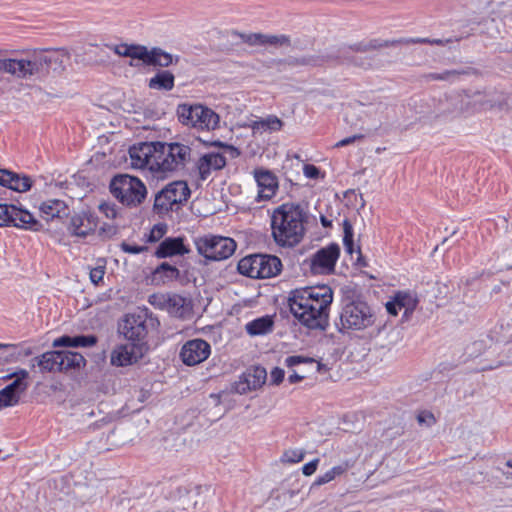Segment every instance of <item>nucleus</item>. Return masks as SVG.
I'll return each instance as SVG.
<instances>
[{
  "instance_id": "nucleus-39",
  "label": "nucleus",
  "mask_w": 512,
  "mask_h": 512,
  "mask_svg": "<svg viewBox=\"0 0 512 512\" xmlns=\"http://www.w3.org/2000/svg\"><path fill=\"white\" fill-rule=\"evenodd\" d=\"M305 451L302 449H288L281 456L283 463H298L304 459Z\"/></svg>"
},
{
  "instance_id": "nucleus-43",
  "label": "nucleus",
  "mask_w": 512,
  "mask_h": 512,
  "mask_svg": "<svg viewBox=\"0 0 512 512\" xmlns=\"http://www.w3.org/2000/svg\"><path fill=\"white\" fill-rule=\"evenodd\" d=\"M241 39L243 42L252 45V46H263L264 34L262 33H251V34H242Z\"/></svg>"
},
{
  "instance_id": "nucleus-52",
  "label": "nucleus",
  "mask_w": 512,
  "mask_h": 512,
  "mask_svg": "<svg viewBox=\"0 0 512 512\" xmlns=\"http://www.w3.org/2000/svg\"><path fill=\"white\" fill-rule=\"evenodd\" d=\"M149 303L155 307L162 308L167 302L164 295L153 294L149 296Z\"/></svg>"
},
{
  "instance_id": "nucleus-8",
  "label": "nucleus",
  "mask_w": 512,
  "mask_h": 512,
  "mask_svg": "<svg viewBox=\"0 0 512 512\" xmlns=\"http://www.w3.org/2000/svg\"><path fill=\"white\" fill-rule=\"evenodd\" d=\"M177 116L180 123L197 130L211 131L219 127V115L201 104H180L177 107Z\"/></svg>"
},
{
  "instance_id": "nucleus-17",
  "label": "nucleus",
  "mask_w": 512,
  "mask_h": 512,
  "mask_svg": "<svg viewBox=\"0 0 512 512\" xmlns=\"http://www.w3.org/2000/svg\"><path fill=\"white\" fill-rule=\"evenodd\" d=\"M210 352L211 348L208 342L202 339H193L183 345L180 356L186 365L193 366L205 361Z\"/></svg>"
},
{
  "instance_id": "nucleus-37",
  "label": "nucleus",
  "mask_w": 512,
  "mask_h": 512,
  "mask_svg": "<svg viewBox=\"0 0 512 512\" xmlns=\"http://www.w3.org/2000/svg\"><path fill=\"white\" fill-rule=\"evenodd\" d=\"M464 97L460 95L451 96L448 99V108L445 111L448 115L457 116L464 113Z\"/></svg>"
},
{
  "instance_id": "nucleus-41",
  "label": "nucleus",
  "mask_w": 512,
  "mask_h": 512,
  "mask_svg": "<svg viewBox=\"0 0 512 512\" xmlns=\"http://www.w3.org/2000/svg\"><path fill=\"white\" fill-rule=\"evenodd\" d=\"M343 229H344V237L343 242L346 246V249L349 253L353 252V227L351 223L348 220H344L343 222Z\"/></svg>"
},
{
  "instance_id": "nucleus-36",
  "label": "nucleus",
  "mask_w": 512,
  "mask_h": 512,
  "mask_svg": "<svg viewBox=\"0 0 512 512\" xmlns=\"http://www.w3.org/2000/svg\"><path fill=\"white\" fill-rule=\"evenodd\" d=\"M106 271V261L98 259L95 267L90 268L89 278L94 285L102 283Z\"/></svg>"
},
{
  "instance_id": "nucleus-23",
  "label": "nucleus",
  "mask_w": 512,
  "mask_h": 512,
  "mask_svg": "<svg viewBox=\"0 0 512 512\" xmlns=\"http://www.w3.org/2000/svg\"><path fill=\"white\" fill-rule=\"evenodd\" d=\"M189 252L190 249L184 244L183 238L168 237L158 245L154 254L157 258H167L177 255L182 256Z\"/></svg>"
},
{
  "instance_id": "nucleus-2",
  "label": "nucleus",
  "mask_w": 512,
  "mask_h": 512,
  "mask_svg": "<svg viewBox=\"0 0 512 512\" xmlns=\"http://www.w3.org/2000/svg\"><path fill=\"white\" fill-rule=\"evenodd\" d=\"M333 291L329 286L305 287L291 291L288 302L291 313L310 329H325Z\"/></svg>"
},
{
  "instance_id": "nucleus-51",
  "label": "nucleus",
  "mask_w": 512,
  "mask_h": 512,
  "mask_svg": "<svg viewBox=\"0 0 512 512\" xmlns=\"http://www.w3.org/2000/svg\"><path fill=\"white\" fill-rule=\"evenodd\" d=\"M73 337L62 336L53 341V347H73Z\"/></svg>"
},
{
  "instance_id": "nucleus-49",
  "label": "nucleus",
  "mask_w": 512,
  "mask_h": 512,
  "mask_svg": "<svg viewBox=\"0 0 512 512\" xmlns=\"http://www.w3.org/2000/svg\"><path fill=\"white\" fill-rule=\"evenodd\" d=\"M303 173L307 178L317 179L320 176V169L312 164H306L303 167Z\"/></svg>"
},
{
  "instance_id": "nucleus-19",
  "label": "nucleus",
  "mask_w": 512,
  "mask_h": 512,
  "mask_svg": "<svg viewBox=\"0 0 512 512\" xmlns=\"http://www.w3.org/2000/svg\"><path fill=\"white\" fill-rule=\"evenodd\" d=\"M267 373L265 368L257 366L244 372L233 385L238 394H246L251 390L260 388L266 381Z\"/></svg>"
},
{
  "instance_id": "nucleus-63",
  "label": "nucleus",
  "mask_w": 512,
  "mask_h": 512,
  "mask_svg": "<svg viewBox=\"0 0 512 512\" xmlns=\"http://www.w3.org/2000/svg\"><path fill=\"white\" fill-rule=\"evenodd\" d=\"M506 479H512V473H504Z\"/></svg>"
},
{
  "instance_id": "nucleus-50",
  "label": "nucleus",
  "mask_w": 512,
  "mask_h": 512,
  "mask_svg": "<svg viewBox=\"0 0 512 512\" xmlns=\"http://www.w3.org/2000/svg\"><path fill=\"white\" fill-rule=\"evenodd\" d=\"M284 370L276 367L271 371L270 374V381L272 384L278 385L280 384L284 379Z\"/></svg>"
},
{
  "instance_id": "nucleus-20",
  "label": "nucleus",
  "mask_w": 512,
  "mask_h": 512,
  "mask_svg": "<svg viewBox=\"0 0 512 512\" xmlns=\"http://www.w3.org/2000/svg\"><path fill=\"white\" fill-rule=\"evenodd\" d=\"M254 178L258 186L257 201H267L273 198L278 190V179L269 170H254Z\"/></svg>"
},
{
  "instance_id": "nucleus-7",
  "label": "nucleus",
  "mask_w": 512,
  "mask_h": 512,
  "mask_svg": "<svg viewBox=\"0 0 512 512\" xmlns=\"http://www.w3.org/2000/svg\"><path fill=\"white\" fill-rule=\"evenodd\" d=\"M110 192L122 205L127 207L140 205L147 195L144 183L139 178L128 174L115 176L110 183Z\"/></svg>"
},
{
  "instance_id": "nucleus-16",
  "label": "nucleus",
  "mask_w": 512,
  "mask_h": 512,
  "mask_svg": "<svg viewBox=\"0 0 512 512\" xmlns=\"http://www.w3.org/2000/svg\"><path fill=\"white\" fill-rule=\"evenodd\" d=\"M12 224L15 227L36 229L34 216L14 205L0 204V227Z\"/></svg>"
},
{
  "instance_id": "nucleus-60",
  "label": "nucleus",
  "mask_w": 512,
  "mask_h": 512,
  "mask_svg": "<svg viewBox=\"0 0 512 512\" xmlns=\"http://www.w3.org/2000/svg\"><path fill=\"white\" fill-rule=\"evenodd\" d=\"M321 224L324 227H330L331 226V221H329L326 217L321 216Z\"/></svg>"
},
{
  "instance_id": "nucleus-55",
  "label": "nucleus",
  "mask_w": 512,
  "mask_h": 512,
  "mask_svg": "<svg viewBox=\"0 0 512 512\" xmlns=\"http://www.w3.org/2000/svg\"><path fill=\"white\" fill-rule=\"evenodd\" d=\"M387 312L393 316L398 314V305L396 303L395 297H393L392 301L386 303Z\"/></svg>"
},
{
  "instance_id": "nucleus-10",
  "label": "nucleus",
  "mask_w": 512,
  "mask_h": 512,
  "mask_svg": "<svg viewBox=\"0 0 512 512\" xmlns=\"http://www.w3.org/2000/svg\"><path fill=\"white\" fill-rule=\"evenodd\" d=\"M194 244L199 255L206 261H221L231 257L236 250V242L229 237L206 234L194 238Z\"/></svg>"
},
{
  "instance_id": "nucleus-13",
  "label": "nucleus",
  "mask_w": 512,
  "mask_h": 512,
  "mask_svg": "<svg viewBox=\"0 0 512 512\" xmlns=\"http://www.w3.org/2000/svg\"><path fill=\"white\" fill-rule=\"evenodd\" d=\"M148 314L139 311L127 314L119 324V333L130 343L145 342L148 334Z\"/></svg>"
},
{
  "instance_id": "nucleus-32",
  "label": "nucleus",
  "mask_w": 512,
  "mask_h": 512,
  "mask_svg": "<svg viewBox=\"0 0 512 512\" xmlns=\"http://www.w3.org/2000/svg\"><path fill=\"white\" fill-rule=\"evenodd\" d=\"M273 320L269 316H263L246 324V331L249 335H263L272 331Z\"/></svg>"
},
{
  "instance_id": "nucleus-56",
  "label": "nucleus",
  "mask_w": 512,
  "mask_h": 512,
  "mask_svg": "<svg viewBox=\"0 0 512 512\" xmlns=\"http://www.w3.org/2000/svg\"><path fill=\"white\" fill-rule=\"evenodd\" d=\"M303 378H304V376L299 375L297 372H293L292 374L289 375L288 381L291 384H294V383L301 381Z\"/></svg>"
},
{
  "instance_id": "nucleus-6",
  "label": "nucleus",
  "mask_w": 512,
  "mask_h": 512,
  "mask_svg": "<svg viewBox=\"0 0 512 512\" xmlns=\"http://www.w3.org/2000/svg\"><path fill=\"white\" fill-rule=\"evenodd\" d=\"M381 45L377 41H371L368 44H356L349 47L332 48L329 51L319 54L304 56L301 58H291L288 60L290 65H310L321 66L326 63L338 61L341 63L355 64L364 67V63H357L356 59L351 56L352 52H365L372 49H377Z\"/></svg>"
},
{
  "instance_id": "nucleus-48",
  "label": "nucleus",
  "mask_w": 512,
  "mask_h": 512,
  "mask_svg": "<svg viewBox=\"0 0 512 512\" xmlns=\"http://www.w3.org/2000/svg\"><path fill=\"white\" fill-rule=\"evenodd\" d=\"M319 458H315L313 459L312 461L306 463L303 467H302V473L305 475V476H311L313 475L317 468H318V465H319Z\"/></svg>"
},
{
  "instance_id": "nucleus-26",
  "label": "nucleus",
  "mask_w": 512,
  "mask_h": 512,
  "mask_svg": "<svg viewBox=\"0 0 512 512\" xmlns=\"http://www.w3.org/2000/svg\"><path fill=\"white\" fill-rule=\"evenodd\" d=\"M0 360L4 363H11L19 360L21 357L32 354L30 348H25L20 344L0 343Z\"/></svg>"
},
{
  "instance_id": "nucleus-22",
  "label": "nucleus",
  "mask_w": 512,
  "mask_h": 512,
  "mask_svg": "<svg viewBox=\"0 0 512 512\" xmlns=\"http://www.w3.org/2000/svg\"><path fill=\"white\" fill-rule=\"evenodd\" d=\"M0 185L16 192H26L32 186V179L27 175L17 174L10 170L0 169Z\"/></svg>"
},
{
  "instance_id": "nucleus-33",
  "label": "nucleus",
  "mask_w": 512,
  "mask_h": 512,
  "mask_svg": "<svg viewBox=\"0 0 512 512\" xmlns=\"http://www.w3.org/2000/svg\"><path fill=\"white\" fill-rule=\"evenodd\" d=\"M107 47L114 51L115 54L123 57H130L132 59H138L142 61L144 46L142 45H107Z\"/></svg>"
},
{
  "instance_id": "nucleus-42",
  "label": "nucleus",
  "mask_w": 512,
  "mask_h": 512,
  "mask_svg": "<svg viewBox=\"0 0 512 512\" xmlns=\"http://www.w3.org/2000/svg\"><path fill=\"white\" fill-rule=\"evenodd\" d=\"M73 347H91L97 342V338L94 335H80L73 337Z\"/></svg>"
},
{
  "instance_id": "nucleus-14",
  "label": "nucleus",
  "mask_w": 512,
  "mask_h": 512,
  "mask_svg": "<svg viewBox=\"0 0 512 512\" xmlns=\"http://www.w3.org/2000/svg\"><path fill=\"white\" fill-rule=\"evenodd\" d=\"M340 256V247L331 243L314 253L306 263L313 274L325 275L334 271L336 262Z\"/></svg>"
},
{
  "instance_id": "nucleus-28",
  "label": "nucleus",
  "mask_w": 512,
  "mask_h": 512,
  "mask_svg": "<svg viewBox=\"0 0 512 512\" xmlns=\"http://www.w3.org/2000/svg\"><path fill=\"white\" fill-rule=\"evenodd\" d=\"M43 372L61 371L60 351H48L34 359Z\"/></svg>"
},
{
  "instance_id": "nucleus-59",
  "label": "nucleus",
  "mask_w": 512,
  "mask_h": 512,
  "mask_svg": "<svg viewBox=\"0 0 512 512\" xmlns=\"http://www.w3.org/2000/svg\"><path fill=\"white\" fill-rule=\"evenodd\" d=\"M220 398H221V395L220 394H211L210 395V399L213 401L214 405H219L220 404Z\"/></svg>"
},
{
  "instance_id": "nucleus-57",
  "label": "nucleus",
  "mask_w": 512,
  "mask_h": 512,
  "mask_svg": "<svg viewBox=\"0 0 512 512\" xmlns=\"http://www.w3.org/2000/svg\"><path fill=\"white\" fill-rule=\"evenodd\" d=\"M455 72L446 71L444 74H431L430 77L434 80H444L447 79L448 75L454 74Z\"/></svg>"
},
{
  "instance_id": "nucleus-21",
  "label": "nucleus",
  "mask_w": 512,
  "mask_h": 512,
  "mask_svg": "<svg viewBox=\"0 0 512 512\" xmlns=\"http://www.w3.org/2000/svg\"><path fill=\"white\" fill-rule=\"evenodd\" d=\"M98 226V218L93 213L82 212L71 217L68 230L71 235L85 238Z\"/></svg>"
},
{
  "instance_id": "nucleus-38",
  "label": "nucleus",
  "mask_w": 512,
  "mask_h": 512,
  "mask_svg": "<svg viewBox=\"0 0 512 512\" xmlns=\"http://www.w3.org/2000/svg\"><path fill=\"white\" fill-rule=\"evenodd\" d=\"M185 298L174 295L167 300L169 310L172 314L182 317L185 312Z\"/></svg>"
},
{
  "instance_id": "nucleus-44",
  "label": "nucleus",
  "mask_w": 512,
  "mask_h": 512,
  "mask_svg": "<svg viewBox=\"0 0 512 512\" xmlns=\"http://www.w3.org/2000/svg\"><path fill=\"white\" fill-rule=\"evenodd\" d=\"M303 363L313 364V363H315V361L312 358L304 357V356H300V355L289 356L285 359V365L288 367H294V366H297V365L303 364Z\"/></svg>"
},
{
  "instance_id": "nucleus-53",
  "label": "nucleus",
  "mask_w": 512,
  "mask_h": 512,
  "mask_svg": "<svg viewBox=\"0 0 512 512\" xmlns=\"http://www.w3.org/2000/svg\"><path fill=\"white\" fill-rule=\"evenodd\" d=\"M165 233V229L162 226H154L150 232L149 240L158 241Z\"/></svg>"
},
{
  "instance_id": "nucleus-18",
  "label": "nucleus",
  "mask_w": 512,
  "mask_h": 512,
  "mask_svg": "<svg viewBox=\"0 0 512 512\" xmlns=\"http://www.w3.org/2000/svg\"><path fill=\"white\" fill-rule=\"evenodd\" d=\"M226 166V157L218 152H209L201 155L194 164V172L201 181H205L214 171Z\"/></svg>"
},
{
  "instance_id": "nucleus-3",
  "label": "nucleus",
  "mask_w": 512,
  "mask_h": 512,
  "mask_svg": "<svg viewBox=\"0 0 512 512\" xmlns=\"http://www.w3.org/2000/svg\"><path fill=\"white\" fill-rule=\"evenodd\" d=\"M305 213L293 203H284L277 207L271 216L272 237L281 247L292 248L298 245L305 234Z\"/></svg>"
},
{
  "instance_id": "nucleus-54",
  "label": "nucleus",
  "mask_w": 512,
  "mask_h": 512,
  "mask_svg": "<svg viewBox=\"0 0 512 512\" xmlns=\"http://www.w3.org/2000/svg\"><path fill=\"white\" fill-rule=\"evenodd\" d=\"M362 138H363L362 135H353V136H350V137H347V138H344V139L338 141L335 144V147H337V148L344 147V146L350 145V144L354 143L355 141L362 139Z\"/></svg>"
},
{
  "instance_id": "nucleus-27",
  "label": "nucleus",
  "mask_w": 512,
  "mask_h": 512,
  "mask_svg": "<svg viewBox=\"0 0 512 512\" xmlns=\"http://www.w3.org/2000/svg\"><path fill=\"white\" fill-rule=\"evenodd\" d=\"M283 122L275 115H269L265 118L252 121L250 127L254 134L263 133L266 131L276 132L280 131L283 127Z\"/></svg>"
},
{
  "instance_id": "nucleus-1",
  "label": "nucleus",
  "mask_w": 512,
  "mask_h": 512,
  "mask_svg": "<svg viewBox=\"0 0 512 512\" xmlns=\"http://www.w3.org/2000/svg\"><path fill=\"white\" fill-rule=\"evenodd\" d=\"M191 153L190 146L180 142H141L129 149L132 167L146 169L156 178L181 172Z\"/></svg>"
},
{
  "instance_id": "nucleus-24",
  "label": "nucleus",
  "mask_w": 512,
  "mask_h": 512,
  "mask_svg": "<svg viewBox=\"0 0 512 512\" xmlns=\"http://www.w3.org/2000/svg\"><path fill=\"white\" fill-rule=\"evenodd\" d=\"M41 217L46 221L56 218L61 219L68 216L69 209L66 203L59 199H49L41 203L39 206Z\"/></svg>"
},
{
  "instance_id": "nucleus-62",
  "label": "nucleus",
  "mask_w": 512,
  "mask_h": 512,
  "mask_svg": "<svg viewBox=\"0 0 512 512\" xmlns=\"http://www.w3.org/2000/svg\"><path fill=\"white\" fill-rule=\"evenodd\" d=\"M506 466L512 468V459L506 462Z\"/></svg>"
},
{
  "instance_id": "nucleus-46",
  "label": "nucleus",
  "mask_w": 512,
  "mask_h": 512,
  "mask_svg": "<svg viewBox=\"0 0 512 512\" xmlns=\"http://www.w3.org/2000/svg\"><path fill=\"white\" fill-rule=\"evenodd\" d=\"M121 249L125 253L139 254V253H142L144 251H147L148 248L146 246H138V245H132V244H129V243H126V242H122L121 243Z\"/></svg>"
},
{
  "instance_id": "nucleus-9",
  "label": "nucleus",
  "mask_w": 512,
  "mask_h": 512,
  "mask_svg": "<svg viewBox=\"0 0 512 512\" xmlns=\"http://www.w3.org/2000/svg\"><path fill=\"white\" fill-rule=\"evenodd\" d=\"M237 269L240 274L250 278H271L281 272L282 263L274 255L253 254L242 258Z\"/></svg>"
},
{
  "instance_id": "nucleus-61",
  "label": "nucleus",
  "mask_w": 512,
  "mask_h": 512,
  "mask_svg": "<svg viewBox=\"0 0 512 512\" xmlns=\"http://www.w3.org/2000/svg\"><path fill=\"white\" fill-rule=\"evenodd\" d=\"M429 44L443 45L444 41L441 39H433V40H430Z\"/></svg>"
},
{
  "instance_id": "nucleus-12",
  "label": "nucleus",
  "mask_w": 512,
  "mask_h": 512,
  "mask_svg": "<svg viewBox=\"0 0 512 512\" xmlns=\"http://www.w3.org/2000/svg\"><path fill=\"white\" fill-rule=\"evenodd\" d=\"M28 378L29 373L25 369H19L3 378L5 380L13 379V381L0 390V408L18 404L21 395L24 394L29 387Z\"/></svg>"
},
{
  "instance_id": "nucleus-47",
  "label": "nucleus",
  "mask_w": 512,
  "mask_h": 512,
  "mask_svg": "<svg viewBox=\"0 0 512 512\" xmlns=\"http://www.w3.org/2000/svg\"><path fill=\"white\" fill-rule=\"evenodd\" d=\"M417 420L420 424L427 426H432L436 422L434 415L429 411L420 412L417 416Z\"/></svg>"
},
{
  "instance_id": "nucleus-58",
  "label": "nucleus",
  "mask_w": 512,
  "mask_h": 512,
  "mask_svg": "<svg viewBox=\"0 0 512 512\" xmlns=\"http://www.w3.org/2000/svg\"><path fill=\"white\" fill-rule=\"evenodd\" d=\"M430 42V39L428 38H411V39H408V40H405V43L409 44V43H429Z\"/></svg>"
},
{
  "instance_id": "nucleus-35",
  "label": "nucleus",
  "mask_w": 512,
  "mask_h": 512,
  "mask_svg": "<svg viewBox=\"0 0 512 512\" xmlns=\"http://www.w3.org/2000/svg\"><path fill=\"white\" fill-rule=\"evenodd\" d=\"M395 300L399 309H405V315L412 313L418 303L416 294L410 291H399L395 295Z\"/></svg>"
},
{
  "instance_id": "nucleus-64",
  "label": "nucleus",
  "mask_w": 512,
  "mask_h": 512,
  "mask_svg": "<svg viewBox=\"0 0 512 512\" xmlns=\"http://www.w3.org/2000/svg\"><path fill=\"white\" fill-rule=\"evenodd\" d=\"M115 228L114 227H109V232L110 234H115Z\"/></svg>"
},
{
  "instance_id": "nucleus-4",
  "label": "nucleus",
  "mask_w": 512,
  "mask_h": 512,
  "mask_svg": "<svg viewBox=\"0 0 512 512\" xmlns=\"http://www.w3.org/2000/svg\"><path fill=\"white\" fill-rule=\"evenodd\" d=\"M64 51L55 52L51 55L35 54L29 58H7L0 59V73H8L16 78L28 79L41 72L45 65L52 62L63 63L68 59Z\"/></svg>"
},
{
  "instance_id": "nucleus-34",
  "label": "nucleus",
  "mask_w": 512,
  "mask_h": 512,
  "mask_svg": "<svg viewBox=\"0 0 512 512\" xmlns=\"http://www.w3.org/2000/svg\"><path fill=\"white\" fill-rule=\"evenodd\" d=\"M61 371L81 368L85 365V358L78 352L60 351Z\"/></svg>"
},
{
  "instance_id": "nucleus-5",
  "label": "nucleus",
  "mask_w": 512,
  "mask_h": 512,
  "mask_svg": "<svg viewBox=\"0 0 512 512\" xmlns=\"http://www.w3.org/2000/svg\"><path fill=\"white\" fill-rule=\"evenodd\" d=\"M377 321L375 310L363 300H346L339 315V322L336 323L338 330L342 333L357 332L366 330Z\"/></svg>"
},
{
  "instance_id": "nucleus-45",
  "label": "nucleus",
  "mask_w": 512,
  "mask_h": 512,
  "mask_svg": "<svg viewBox=\"0 0 512 512\" xmlns=\"http://www.w3.org/2000/svg\"><path fill=\"white\" fill-rule=\"evenodd\" d=\"M99 210L107 217L114 219L116 218L118 211L116 205L110 202H103L99 205Z\"/></svg>"
},
{
  "instance_id": "nucleus-11",
  "label": "nucleus",
  "mask_w": 512,
  "mask_h": 512,
  "mask_svg": "<svg viewBox=\"0 0 512 512\" xmlns=\"http://www.w3.org/2000/svg\"><path fill=\"white\" fill-rule=\"evenodd\" d=\"M190 189L185 181H173L161 189L155 196L154 210L158 214H166L180 205L190 197Z\"/></svg>"
},
{
  "instance_id": "nucleus-25",
  "label": "nucleus",
  "mask_w": 512,
  "mask_h": 512,
  "mask_svg": "<svg viewBox=\"0 0 512 512\" xmlns=\"http://www.w3.org/2000/svg\"><path fill=\"white\" fill-rule=\"evenodd\" d=\"M174 61V56L161 48L148 49L144 46L142 62L148 66L168 67Z\"/></svg>"
},
{
  "instance_id": "nucleus-31",
  "label": "nucleus",
  "mask_w": 512,
  "mask_h": 512,
  "mask_svg": "<svg viewBox=\"0 0 512 512\" xmlns=\"http://www.w3.org/2000/svg\"><path fill=\"white\" fill-rule=\"evenodd\" d=\"M350 467L351 465L349 464L348 461L332 467L330 470H328L327 472L318 476L315 479V481L311 485V489L327 484L336 479L337 477L342 476L349 470Z\"/></svg>"
},
{
  "instance_id": "nucleus-40",
  "label": "nucleus",
  "mask_w": 512,
  "mask_h": 512,
  "mask_svg": "<svg viewBox=\"0 0 512 512\" xmlns=\"http://www.w3.org/2000/svg\"><path fill=\"white\" fill-rule=\"evenodd\" d=\"M290 44L289 37L286 35L264 34L263 46H287Z\"/></svg>"
},
{
  "instance_id": "nucleus-30",
  "label": "nucleus",
  "mask_w": 512,
  "mask_h": 512,
  "mask_svg": "<svg viewBox=\"0 0 512 512\" xmlns=\"http://www.w3.org/2000/svg\"><path fill=\"white\" fill-rule=\"evenodd\" d=\"M174 75L168 70H162L149 79L148 87L154 90L170 91L174 88Z\"/></svg>"
},
{
  "instance_id": "nucleus-29",
  "label": "nucleus",
  "mask_w": 512,
  "mask_h": 512,
  "mask_svg": "<svg viewBox=\"0 0 512 512\" xmlns=\"http://www.w3.org/2000/svg\"><path fill=\"white\" fill-rule=\"evenodd\" d=\"M180 271L175 266L163 262L153 272V281L157 284H165L167 282L178 279Z\"/></svg>"
},
{
  "instance_id": "nucleus-15",
  "label": "nucleus",
  "mask_w": 512,
  "mask_h": 512,
  "mask_svg": "<svg viewBox=\"0 0 512 512\" xmlns=\"http://www.w3.org/2000/svg\"><path fill=\"white\" fill-rule=\"evenodd\" d=\"M147 350L146 342L120 344L112 350L110 362L117 367L132 365L141 359Z\"/></svg>"
}]
</instances>
